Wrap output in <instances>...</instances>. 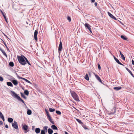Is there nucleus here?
Returning <instances> with one entry per match:
<instances>
[{
	"label": "nucleus",
	"instance_id": "nucleus-44",
	"mask_svg": "<svg viewBox=\"0 0 134 134\" xmlns=\"http://www.w3.org/2000/svg\"><path fill=\"white\" fill-rule=\"evenodd\" d=\"M1 118L2 119V120L4 121V116H1Z\"/></svg>",
	"mask_w": 134,
	"mask_h": 134
},
{
	"label": "nucleus",
	"instance_id": "nucleus-15",
	"mask_svg": "<svg viewBox=\"0 0 134 134\" xmlns=\"http://www.w3.org/2000/svg\"><path fill=\"white\" fill-rule=\"evenodd\" d=\"M12 83L13 84L15 85H16L18 84V81L17 80H13L12 81Z\"/></svg>",
	"mask_w": 134,
	"mask_h": 134
},
{
	"label": "nucleus",
	"instance_id": "nucleus-28",
	"mask_svg": "<svg viewBox=\"0 0 134 134\" xmlns=\"http://www.w3.org/2000/svg\"><path fill=\"white\" fill-rule=\"evenodd\" d=\"M49 110L50 112H53L55 111V109H54L50 108L49 109Z\"/></svg>",
	"mask_w": 134,
	"mask_h": 134
},
{
	"label": "nucleus",
	"instance_id": "nucleus-21",
	"mask_svg": "<svg viewBox=\"0 0 134 134\" xmlns=\"http://www.w3.org/2000/svg\"><path fill=\"white\" fill-rule=\"evenodd\" d=\"M126 70L129 72L130 74L133 76L134 77L133 75L131 72V71L129 70L128 68H126Z\"/></svg>",
	"mask_w": 134,
	"mask_h": 134
},
{
	"label": "nucleus",
	"instance_id": "nucleus-3",
	"mask_svg": "<svg viewBox=\"0 0 134 134\" xmlns=\"http://www.w3.org/2000/svg\"><path fill=\"white\" fill-rule=\"evenodd\" d=\"M71 93L72 97L75 100L78 101H80L78 96L75 92H71Z\"/></svg>",
	"mask_w": 134,
	"mask_h": 134
},
{
	"label": "nucleus",
	"instance_id": "nucleus-49",
	"mask_svg": "<svg viewBox=\"0 0 134 134\" xmlns=\"http://www.w3.org/2000/svg\"><path fill=\"white\" fill-rule=\"evenodd\" d=\"M91 2L93 3L95 1V0H91Z\"/></svg>",
	"mask_w": 134,
	"mask_h": 134
},
{
	"label": "nucleus",
	"instance_id": "nucleus-27",
	"mask_svg": "<svg viewBox=\"0 0 134 134\" xmlns=\"http://www.w3.org/2000/svg\"><path fill=\"white\" fill-rule=\"evenodd\" d=\"M20 94L21 96L23 98L25 99H26V97L23 94V93L21 92Z\"/></svg>",
	"mask_w": 134,
	"mask_h": 134
},
{
	"label": "nucleus",
	"instance_id": "nucleus-34",
	"mask_svg": "<svg viewBox=\"0 0 134 134\" xmlns=\"http://www.w3.org/2000/svg\"><path fill=\"white\" fill-rule=\"evenodd\" d=\"M41 134H45V131L43 130H42L41 131Z\"/></svg>",
	"mask_w": 134,
	"mask_h": 134
},
{
	"label": "nucleus",
	"instance_id": "nucleus-54",
	"mask_svg": "<svg viewBox=\"0 0 134 134\" xmlns=\"http://www.w3.org/2000/svg\"><path fill=\"white\" fill-rule=\"evenodd\" d=\"M114 112H115V108L114 107Z\"/></svg>",
	"mask_w": 134,
	"mask_h": 134
},
{
	"label": "nucleus",
	"instance_id": "nucleus-52",
	"mask_svg": "<svg viewBox=\"0 0 134 134\" xmlns=\"http://www.w3.org/2000/svg\"><path fill=\"white\" fill-rule=\"evenodd\" d=\"M5 20L7 23H8L7 20V18H6L5 19Z\"/></svg>",
	"mask_w": 134,
	"mask_h": 134
},
{
	"label": "nucleus",
	"instance_id": "nucleus-42",
	"mask_svg": "<svg viewBox=\"0 0 134 134\" xmlns=\"http://www.w3.org/2000/svg\"><path fill=\"white\" fill-rule=\"evenodd\" d=\"M4 116L3 115L1 112V111H0V118H1V116Z\"/></svg>",
	"mask_w": 134,
	"mask_h": 134
},
{
	"label": "nucleus",
	"instance_id": "nucleus-1",
	"mask_svg": "<svg viewBox=\"0 0 134 134\" xmlns=\"http://www.w3.org/2000/svg\"><path fill=\"white\" fill-rule=\"evenodd\" d=\"M11 94L12 96L15 97L18 100L24 104H25L24 101L19 96H18L16 93L14 92L11 91Z\"/></svg>",
	"mask_w": 134,
	"mask_h": 134
},
{
	"label": "nucleus",
	"instance_id": "nucleus-53",
	"mask_svg": "<svg viewBox=\"0 0 134 134\" xmlns=\"http://www.w3.org/2000/svg\"><path fill=\"white\" fill-rule=\"evenodd\" d=\"M0 50L1 51H2V50H3L1 48H0Z\"/></svg>",
	"mask_w": 134,
	"mask_h": 134
},
{
	"label": "nucleus",
	"instance_id": "nucleus-25",
	"mask_svg": "<svg viewBox=\"0 0 134 134\" xmlns=\"http://www.w3.org/2000/svg\"><path fill=\"white\" fill-rule=\"evenodd\" d=\"M120 55L121 56V57L122 59L123 60H125V58L124 56V55H123V54L122 53H120Z\"/></svg>",
	"mask_w": 134,
	"mask_h": 134
},
{
	"label": "nucleus",
	"instance_id": "nucleus-40",
	"mask_svg": "<svg viewBox=\"0 0 134 134\" xmlns=\"http://www.w3.org/2000/svg\"><path fill=\"white\" fill-rule=\"evenodd\" d=\"M18 77L19 79H23V80H24V79H25L24 78H23V77H20L19 76H18Z\"/></svg>",
	"mask_w": 134,
	"mask_h": 134
},
{
	"label": "nucleus",
	"instance_id": "nucleus-8",
	"mask_svg": "<svg viewBox=\"0 0 134 134\" xmlns=\"http://www.w3.org/2000/svg\"><path fill=\"white\" fill-rule=\"evenodd\" d=\"M62 48V44L61 40H60V44L58 48V51H61Z\"/></svg>",
	"mask_w": 134,
	"mask_h": 134
},
{
	"label": "nucleus",
	"instance_id": "nucleus-56",
	"mask_svg": "<svg viewBox=\"0 0 134 134\" xmlns=\"http://www.w3.org/2000/svg\"><path fill=\"white\" fill-rule=\"evenodd\" d=\"M54 134H58L57 133H55Z\"/></svg>",
	"mask_w": 134,
	"mask_h": 134
},
{
	"label": "nucleus",
	"instance_id": "nucleus-38",
	"mask_svg": "<svg viewBox=\"0 0 134 134\" xmlns=\"http://www.w3.org/2000/svg\"><path fill=\"white\" fill-rule=\"evenodd\" d=\"M98 69L99 70H100V69H101V67H100V65H99V64H98Z\"/></svg>",
	"mask_w": 134,
	"mask_h": 134
},
{
	"label": "nucleus",
	"instance_id": "nucleus-46",
	"mask_svg": "<svg viewBox=\"0 0 134 134\" xmlns=\"http://www.w3.org/2000/svg\"><path fill=\"white\" fill-rule=\"evenodd\" d=\"M132 63L133 65H134V61L133 60H132Z\"/></svg>",
	"mask_w": 134,
	"mask_h": 134
},
{
	"label": "nucleus",
	"instance_id": "nucleus-36",
	"mask_svg": "<svg viewBox=\"0 0 134 134\" xmlns=\"http://www.w3.org/2000/svg\"><path fill=\"white\" fill-rule=\"evenodd\" d=\"M67 19L69 20V22H70L71 21V19L70 17L68 16L67 17Z\"/></svg>",
	"mask_w": 134,
	"mask_h": 134
},
{
	"label": "nucleus",
	"instance_id": "nucleus-55",
	"mask_svg": "<svg viewBox=\"0 0 134 134\" xmlns=\"http://www.w3.org/2000/svg\"><path fill=\"white\" fill-rule=\"evenodd\" d=\"M119 52H120V53H121V52L120 51H119Z\"/></svg>",
	"mask_w": 134,
	"mask_h": 134
},
{
	"label": "nucleus",
	"instance_id": "nucleus-50",
	"mask_svg": "<svg viewBox=\"0 0 134 134\" xmlns=\"http://www.w3.org/2000/svg\"><path fill=\"white\" fill-rule=\"evenodd\" d=\"M113 57L115 60H116V59H117V58L116 57H115L114 56H113Z\"/></svg>",
	"mask_w": 134,
	"mask_h": 134
},
{
	"label": "nucleus",
	"instance_id": "nucleus-19",
	"mask_svg": "<svg viewBox=\"0 0 134 134\" xmlns=\"http://www.w3.org/2000/svg\"><path fill=\"white\" fill-rule=\"evenodd\" d=\"M24 93L27 96H28V95L29 94V92L27 90H25L24 91Z\"/></svg>",
	"mask_w": 134,
	"mask_h": 134
},
{
	"label": "nucleus",
	"instance_id": "nucleus-18",
	"mask_svg": "<svg viewBox=\"0 0 134 134\" xmlns=\"http://www.w3.org/2000/svg\"><path fill=\"white\" fill-rule=\"evenodd\" d=\"M7 84L9 86L12 87L13 86V85L10 82H7Z\"/></svg>",
	"mask_w": 134,
	"mask_h": 134
},
{
	"label": "nucleus",
	"instance_id": "nucleus-35",
	"mask_svg": "<svg viewBox=\"0 0 134 134\" xmlns=\"http://www.w3.org/2000/svg\"><path fill=\"white\" fill-rule=\"evenodd\" d=\"M76 120L80 123L81 124L82 123L81 121L78 119H76Z\"/></svg>",
	"mask_w": 134,
	"mask_h": 134
},
{
	"label": "nucleus",
	"instance_id": "nucleus-9",
	"mask_svg": "<svg viewBox=\"0 0 134 134\" xmlns=\"http://www.w3.org/2000/svg\"><path fill=\"white\" fill-rule=\"evenodd\" d=\"M108 15L110 16V18H112L113 19H114V20H116V19L115 17L114 16H113L109 12H108Z\"/></svg>",
	"mask_w": 134,
	"mask_h": 134
},
{
	"label": "nucleus",
	"instance_id": "nucleus-24",
	"mask_svg": "<svg viewBox=\"0 0 134 134\" xmlns=\"http://www.w3.org/2000/svg\"><path fill=\"white\" fill-rule=\"evenodd\" d=\"M27 114L28 115H30L32 113L30 109H28L27 110Z\"/></svg>",
	"mask_w": 134,
	"mask_h": 134
},
{
	"label": "nucleus",
	"instance_id": "nucleus-5",
	"mask_svg": "<svg viewBox=\"0 0 134 134\" xmlns=\"http://www.w3.org/2000/svg\"><path fill=\"white\" fill-rule=\"evenodd\" d=\"M12 125L13 127L15 129L17 130L18 129V125L16 121H14V122L12 123Z\"/></svg>",
	"mask_w": 134,
	"mask_h": 134
},
{
	"label": "nucleus",
	"instance_id": "nucleus-30",
	"mask_svg": "<svg viewBox=\"0 0 134 134\" xmlns=\"http://www.w3.org/2000/svg\"><path fill=\"white\" fill-rule=\"evenodd\" d=\"M1 12L3 16L4 19H5L6 18V17L5 15V14L1 10Z\"/></svg>",
	"mask_w": 134,
	"mask_h": 134
},
{
	"label": "nucleus",
	"instance_id": "nucleus-29",
	"mask_svg": "<svg viewBox=\"0 0 134 134\" xmlns=\"http://www.w3.org/2000/svg\"><path fill=\"white\" fill-rule=\"evenodd\" d=\"M85 78L87 80H89V77L87 74H86V75H85Z\"/></svg>",
	"mask_w": 134,
	"mask_h": 134
},
{
	"label": "nucleus",
	"instance_id": "nucleus-51",
	"mask_svg": "<svg viewBox=\"0 0 134 134\" xmlns=\"http://www.w3.org/2000/svg\"><path fill=\"white\" fill-rule=\"evenodd\" d=\"M35 128V126H32V130H34Z\"/></svg>",
	"mask_w": 134,
	"mask_h": 134
},
{
	"label": "nucleus",
	"instance_id": "nucleus-4",
	"mask_svg": "<svg viewBox=\"0 0 134 134\" xmlns=\"http://www.w3.org/2000/svg\"><path fill=\"white\" fill-rule=\"evenodd\" d=\"M45 111L46 113L47 117L48 119L51 123L54 124L53 122L51 119L48 111L46 109H45Z\"/></svg>",
	"mask_w": 134,
	"mask_h": 134
},
{
	"label": "nucleus",
	"instance_id": "nucleus-13",
	"mask_svg": "<svg viewBox=\"0 0 134 134\" xmlns=\"http://www.w3.org/2000/svg\"><path fill=\"white\" fill-rule=\"evenodd\" d=\"M113 88L116 91H118L121 88V87L120 86H118L117 87H114Z\"/></svg>",
	"mask_w": 134,
	"mask_h": 134
},
{
	"label": "nucleus",
	"instance_id": "nucleus-23",
	"mask_svg": "<svg viewBox=\"0 0 134 134\" xmlns=\"http://www.w3.org/2000/svg\"><path fill=\"white\" fill-rule=\"evenodd\" d=\"M8 121L10 123H11L13 121V119L11 118H9L8 119Z\"/></svg>",
	"mask_w": 134,
	"mask_h": 134
},
{
	"label": "nucleus",
	"instance_id": "nucleus-48",
	"mask_svg": "<svg viewBox=\"0 0 134 134\" xmlns=\"http://www.w3.org/2000/svg\"><path fill=\"white\" fill-rule=\"evenodd\" d=\"M3 124V122L2 121H0V125H2Z\"/></svg>",
	"mask_w": 134,
	"mask_h": 134
},
{
	"label": "nucleus",
	"instance_id": "nucleus-39",
	"mask_svg": "<svg viewBox=\"0 0 134 134\" xmlns=\"http://www.w3.org/2000/svg\"><path fill=\"white\" fill-rule=\"evenodd\" d=\"M18 77L19 79H23V80H24V79H25L24 78H23V77H20L19 76H18Z\"/></svg>",
	"mask_w": 134,
	"mask_h": 134
},
{
	"label": "nucleus",
	"instance_id": "nucleus-17",
	"mask_svg": "<svg viewBox=\"0 0 134 134\" xmlns=\"http://www.w3.org/2000/svg\"><path fill=\"white\" fill-rule=\"evenodd\" d=\"M115 61H116V62L118 64L120 65H122V66H124V65H123V64H122L120 62V61H119V60L117 59V58L116 60H115Z\"/></svg>",
	"mask_w": 134,
	"mask_h": 134
},
{
	"label": "nucleus",
	"instance_id": "nucleus-58",
	"mask_svg": "<svg viewBox=\"0 0 134 134\" xmlns=\"http://www.w3.org/2000/svg\"><path fill=\"white\" fill-rule=\"evenodd\" d=\"M7 50H9L8 48V49L7 48Z\"/></svg>",
	"mask_w": 134,
	"mask_h": 134
},
{
	"label": "nucleus",
	"instance_id": "nucleus-45",
	"mask_svg": "<svg viewBox=\"0 0 134 134\" xmlns=\"http://www.w3.org/2000/svg\"><path fill=\"white\" fill-rule=\"evenodd\" d=\"M6 128H8V126L7 125H6L5 126V127Z\"/></svg>",
	"mask_w": 134,
	"mask_h": 134
},
{
	"label": "nucleus",
	"instance_id": "nucleus-2",
	"mask_svg": "<svg viewBox=\"0 0 134 134\" xmlns=\"http://www.w3.org/2000/svg\"><path fill=\"white\" fill-rule=\"evenodd\" d=\"M24 58L21 56H18V59L19 63L23 65H25L26 64V62Z\"/></svg>",
	"mask_w": 134,
	"mask_h": 134
},
{
	"label": "nucleus",
	"instance_id": "nucleus-7",
	"mask_svg": "<svg viewBox=\"0 0 134 134\" xmlns=\"http://www.w3.org/2000/svg\"><path fill=\"white\" fill-rule=\"evenodd\" d=\"M38 34V31L37 30H36L35 31L34 34V37L35 40L37 41V34Z\"/></svg>",
	"mask_w": 134,
	"mask_h": 134
},
{
	"label": "nucleus",
	"instance_id": "nucleus-14",
	"mask_svg": "<svg viewBox=\"0 0 134 134\" xmlns=\"http://www.w3.org/2000/svg\"><path fill=\"white\" fill-rule=\"evenodd\" d=\"M48 132L49 134H52V133L53 131L51 129L49 128L48 129Z\"/></svg>",
	"mask_w": 134,
	"mask_h": 134
},
{
	"label": "nucleus",
	"instance_id": "nucleus-10",
	"mask_svg": "<svg viewBox=\"0 0 134 134\" xmlns=\"http://www.w3.org/2000/svg\"><path fill=\"white\" fill-rule=\"evenodd\" d=\"M95 76L97 80L100 82L102 83H103L102 81L101 80L100 77L97 75H95Z\"/></svg>",
	"mask_w": 134,
	"mask_h": 134
},
{
	"label": "nucleus",
	"instance_id": "nucleus-57",
	"mask_svg": "<svg viewBox=\"0 0 134 134\" xmlns=\"http://www.w3.org/2000/svg\"><path fill=\"white\" fill-rule=\"evenodd\" d=\"M5 36H6V37H7V36H6V35H5Z\"/></svg>",
	"mask_w": 134,
	"mask_h": 134
},
{
	"label": "nucleus",
	"instance_id": "nucleus-33",
	"mask_svg": "<svg viewBox=\"0 0 134 134\" xmlns=\"http://www.w3.org/2000/svg\"><path fill=\"white\" fill-rule=\"evenodd\" d=\"M56 113L59 115H60L61 114V112L59 110H56Z\"/></svg>",
	"mask_w": 134,
	"mask_h": 134
},
{
	"label": "nucleus",
	"instance_id": "nucleus-20",
	"mask_svg": "<svg viewBox=\"0 0 134 134\" xmlns=\"http://www.w3.org/2000/svg\"><path fill=\"white\" fill-rule=\"evenodd\" d=\"M23 57L24 59H25V60L26 61V62L29 65H31V64L29 62V61H28V60L26 58V57H25L24 56H23Z\"/></svg>",
	"mask_w": 134,
	"mask_h": 134
},
{
	"label": "nucleus",
	"instance_id": "nucleus-16",
	"mask_svg": "<svg viewBox=\"0 0 134 134\" xmlns=\"http://www.w3.org/2000/svg\"><path fill=\"white\" fill-rule=\"evenodd\" d=\"M51 128L53 130H58V128L57 127L54 125H53L51 126Z\"/></svg>",
	"mask_w": 134,
	"mask_h": 134
},
{
	"label": "nucleus",
	"instance_id": "nucleus-41",
	"mask_svg": "<svg viewBox=\"0 0 134 134\" xmlns=\"http://www.w3.org/2000/svg\"><path fill=\"white\" fill-rule=\"evenodd\" d=\"M24 80H25L26 82L27 83H30V82L26 79H24Z\"/></svg>",
	"mask_w": 134,
	"mask_h": 134
},
{
	"label": "nucleus",
	"instance_id": "nucleus-11",
	"mask_svg": "<svg viewBox=\"0 0 134 134\" xmlns=\"http://www.w3.org/2000/svg\"><path fill=\"white\" fill-rule=\"evenodd\" d=\"M40 131L41 130L39 128H36L35 129V132L37 134H38L40 133Z\"/></svg>",
	"mask_w": 134,
	"mask_h": 134
},
{
	"label": "nucleus",
	"instance_id": "nucleus-31",
	"mask_svg": "<svg viewBox=\"0 0 134 134\" xmlns=\"http://www.w3.org/2000/svg\"><path fill=\"white\" fill-rule=\"evenodd\" d=\"M1 52H2V53H3V54L5 57H7V54H6L5 52L4 51L2 50Z\"/></svg>",
	"mask_w": 134,
	"mask_h": 134
},
{
	"label": "nucleus",
	"instance_id": "nucleus-32",
	"mask_svg": "<svg viewBox=\"0 0 134 134\" xmlns=\"http://www.w3.org/2000/svg\"><path fill=\"white\" fill-rule=\"evenodd\" d=\"M14 65V63L13 62H10L9 63V65L13 67Z\"/></svg>",
	"mask_w": 134,
	"mask_h": 134
},
{
	"label": "nucleus",
	"instance_id": "nucleus-12",
	"mask_svg": "<svg viewBox=\"0 0 134 134\" xmlns=\"http://www.w3.org/2000/svg\"><path fill=\"white\" fill-rule=\"evenodd\" d=\"M28 126L26 125H24L23 129L25 131H26L28 129Z\"/></svg>",
	"mask_w": 134,
	"mask_h": 134
},
{
	"label": "nucleus",
	"instance_id": "nucleus-26",
	"mask_svg": "<svg viewBox=\"0 0 134 134\" xmlns=\"http://www.w3.org/2000/svg\"><path fill=\"white\" fill-rule=\"evenodd\" d=\"M48 127L47 126H44L43 128V130H44L45 131H46V132H47V129H48Z\"/></svg>",
	"mask_w": 134,
	"mask_h": 134
},
{
	"label": "nucleus",
	"instance_id": "nucleus-37",
	"mask_svg": "<svg viewBox=\"0 0 134 134\" xmlns=\"http://www.w3.org/2000/svg\"><path fill=\"white\" fill-rule=\"evenodd\" d=\"M3 80V78L2 77L0 76V81H2Z\"/></svg>",
	"mask_w": 134,
	"mask_h": 134
},
{
	"label": "nucleus",
	"instance_id": "nucleus-22",
	"mask_svg": "<svg viewBox=\"0 0 134 134\" xmlns=\"http://www.w3.org/2000/svg\"><path fill=\"white\" fill-rule=\"evenodd\" d=\"M121 38L125 40H126L127 39V38L126 37L123 35H121Z\"/></svg>",
	"mask_w": 134,
	"mask_h": 134
},
{
	"label": "nucleus",
	"instance_id": "nucleus-47",
	"mask_svg": "<svg viewBox=\"0 0 134 134\" xmlns=\"http://www.w3.org/2000/svg\"><path fill=\"white\" fill-rule=\"evenodd\" d=\"M94 5H95L96 7L97 6V2H95L94 3Z\"/></svg>",
	"mask_w": 134,
	"mask_h": 134
},
{
	"label": "nucleus",
	"instance_id": "nucleus-6",
	"mask_svg": "<svg viewBox=\"0 0 134 134\" xmlns=\"http://www.w3.org/2000/svg\"><path fill=\"white\" fill-rule=\"evenodd\" d=\"M85 26L86 28H87L89 30V31L91 32V33H92L91 29V26L89 24L87 23H85Z\"/></svg>",
	"mask_w": 134,
	"mask_h": 134
},
{
	"label": "nucleus",
	"instance_id": "nucleus-43",
	"mask_svg": "<svg viewBox=\"0 0 134 134\" xmlns=\"http://www.w3.org/2000/svg\"><path fill=\"white\" fill-rule=\"evenodd\" d=\"M3 41V42H4V44L5 46V47L7 48L8 49V47H7V44H6V43Z\"/></svg>",
	"mask_w": 134,
	"mask_h": 134
}]
</instances>
